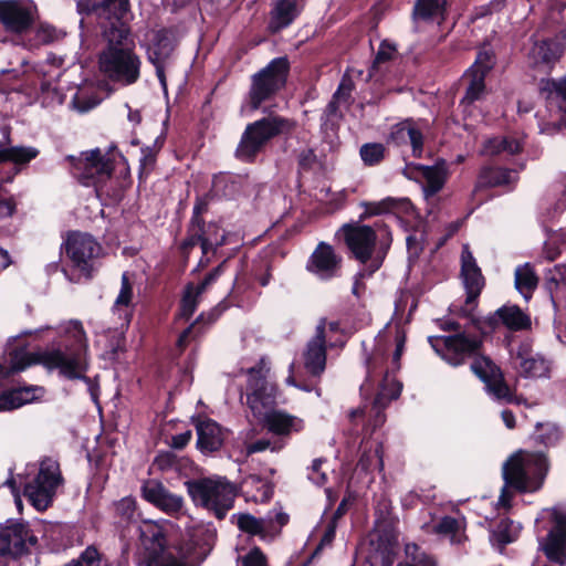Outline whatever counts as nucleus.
Instances as JSON below:
<instances>
[{
  "label": "nucleus",
  "instance_id": "4c0bfd02",
  "mask_svg": "<svg viewBox=\"0 0 566 566\" xmlns=\"http://www.w3.org/2000/svg\"><path fill=\"white\" fill-rule=\"evenodd\" d=\"M522 149L521 142L515 138H491L484 142L481 150L484 155H496L501 151L516 154Z\"/></svg>",
  "mask_w": 566,
  "mask_h": 566
},
{
  "label": "nucleus",
  "instance_id": "6ab92c4d",
  "mask_svg": "<svg viewBox=\"0 0 566 566\" xmlns=\"http://www.w3.org/2000/svg\"><path fill=\"white\" fill-rule=\"evenodd\" d=\"M549 513L555 527L548 533L543 551L551 562L564 565L566 563V510L553 507Z\"/></svg>",
  "mask_w": 566,
  "mask_h": 566
},
{
  "label": "nucleus",
  "instance_id": "37998d69",
  "mask_svg": "<svg viewBox=\"0 0 566 566\" xmlns=\"http://www.w3.org/2000/svg\"><path fill=\"white\" fill-rule=\"evenodd\" d=\"M434 530L439 534L450 535L451 543L460 544L463 535L459 534V522L450 516L443 517L436 526Z\"/></svg>",
  "mask_w": 566,
  "mask_h": 566
},
{
  "label": "nucleus",
  "instance_id": "c9c22d12",
  "mask_svg": "<svg viewBox=\"0 0 566 566\" xmlns=\"http://www.w3.org/2000/svg\"><path fill=\"white\" fill-rule=\"evenodd\" d=\"M446 10V0H417L413 8L415 20H430L442 18Z\"/></svg>",
  "mask_w": 566,
  "mask_h": 566
},
{
  "label": "nucleus",
  "instance_id": "338daca9",
  "mask_svg": "<svg viewBox=\"0 0 566 566\" xmlns=\"http://www.w3.org/2000/svg\"><path fill=\"white\" fill-rule=\"evenodd\" d=\"M41 92L45 93V94L53 92L56 95V101L59 103H62V95L56 92V87H54L51 82L42 81L41 82Z\"/></svg>",
  "mask_w": 566,
  "mask_h": 566
},
{
  "label": "nucleus",
  "instance_id": "a878e982",
  "mask_svg": "<svg viewBox=\"0 0 566 566\" xmlns=\"http://www.w3.org/2000/svg\"><path fill=\"white\" fill-rule=\"evenodd\" d=\"M339 262L340 259L331 245L319 243L307 263V270L322 279H327L335 275Z\"/></svg>",
  "mask_w": 566,
  "mask_h": 566
},
{
  "label": "nucleus",
  "instance_id": "7ed1b4c3",
  "mask_svg": "<svg viewBox=\"0 0 566 566\" xmlns=\"http://www.w3.org/2000/svg\"><path fill=\"white\" fill-rule=\"evenodd\" d=\"M65 332L74 340V347H67L65 350L15 354L11 371H21L31 365L40 364L49 370L59 369L60 374L69 379L84 378L88 367L86 334L77 321H71Z\"/></svg>",
  "mask_w": 566,
  "mask_h": 566
},
{
  "label": "nucleus",
  "instance_id": "49530a36",
  "mask_svg": "<svg viewBox=\"0 0 566 566\" xmlns=\"http://www.w3.org/2000/svg\"><path fill=\"white\" fill-rule=\"evenodd\" d=\"M133 298V282L130 281L128 273H123L122 275V285L119 293L115 300V308H119L122 306L128 307L132 303Z\"/></svg>",
  "mask_w": 566,
  "mask_h": 566
},
{
  "label": "nucleus",
  "instance_id": "ddd939ff",
  "mask_svg": "<svg viewBox=\"0 0 566 566\" xmlns=\"http://www.w3.org/2000/svg\"><path fill=\"white\" fill-rule=\"evenodd\" d=\"M36 542V536L24 522L8 521L0 527V555L21 556Z\"/></svg>",
  "mask_w": 566,
  "mask_h": 566
},
{
  "label": "nucleus",
  "instance_id": "052dcab7",
  "mask_svg": "<svg viewBox=\"0 0 566 566\" xmlns=\"http://www.w3.org/2000/svg\"><path fill=\"white\" fill-rule=\"evenodd\" d=\"M395 46L386 43V42H382L379 46V50L377 52V55H376V59H375V65L376 64H379V63H382V62H386L388 61L389 59H391L394 52H395Z\"/></svg>",
  "mask_w": 566,
  "mask_h": 566
},
{
  "label": "nucleus",
  "instance_id": "393cba45",
  "mask_svg": "<svg viewBox=\"0 0 566 566\" xmlns=\"http://www.w3.org/2000/svg\"><path fill=\"white\" fill-rule=\"evenodd\" d=\"M192 423L197 430V446L202 452H213L222 447L226 432L216 421L197 417L192 418Z\"/></svg>",
  "mask_w": 566,
  "mask_h": 566
},
{
  "label": "nucleus",
  "instance_id": "9b49d317",
  "mask_svg": "<svg viewBox=\"0 0 566 566\" xmlns=\"http://www.w3.org/2000/svg\"><path fill=\"white\" fill-rule=\"evenodd\" d=\"M289 70V62L285 57L274 59L270 64L252 76V84L249 92L250 106L252 109L269 99L275 92L284 86Z\"/></svg>",
  "mask_w": 566,
  "mask_h": 566
},
{
  "label": "nucleus",
  "instance_id": "f03ea898",
  "mask_svg": "<svg viewBox=\"0 0 566 566\" xmlns=\"http://www.w3.org/2000/svg\"><path fill=\"white\" fill-rule=\"evenodd\" d=\"M375 343V348L366 357L367 375L361 389L368 391L375 382L379 385V391L374 401V427H378L385 422V415L381 412V409L388 401L398 398L401 392V385L384 369L385 353L389 346L395 348L392 364L398 368L405 349L406 332L399 325L388 327L386 332L378 334Z\"/></svg>",
  "mask_w": 566,
  "mask_h": 566
},
{
  "label": "nucleus",
  "instance_id": "2eb2a0df",
  "mask_svg": "<svg viewBox=\"0 0 566 566\" xmlns=\"http://www.w3.org/2000/svg\"><path fill=\"white\" fill-rule=\"evenodd\" d=\"M472 371L485 384L486 390L494 399L507 403L514 402V395L505 382L501 369L488 357L475 358Z\"/></svg>",
  "mask_w": 566,
  "mask_h": 566
},
{
  "label": "nucleus",
  "instance_id": "a211bd4d",
  "mask_svg": "<svg viewBox=\"0 0 566 566\" xmlns=\"http://www.w3.org/2000/svg\"><path fill=\"white\" fill-rule=\"evenodd\" d=\"M142 545L149 552L154 563L149 566H186L172 556H160L165 547V536L160 525L153 521H144L139 526Z\"/></svg>",
  "mask_w": 566,
  "mask_h": 566
},
{
  "label": "nucleus",
  "instance_id": "de8ad7c7",
  "mask_svg": "<svg viewBox=\"0 0 566 566\" xmlns=\"http://www.w3.org/2000/svg\"><path fill=\"white\" fill-rule=\"evenodd\" d=\"M364 206L365 211L361 214V218H367L389 212L395 207V200L392 198H386L376 202H367Z\"/></svg>",
  "mask_w": 566,
  "mask_h": 566
},
{
  "label": "nucleus",
  "instance_id": "72a5a7b5",
  "mask_svg": "<svg viewBox=\"0 0 566 566\" xmlns=\"http://www.w3.org/2000/svg\"><path fill=\"white\" fill-rule=\"evenodd\" d=\"M516 179V172L502 168H483L479 175L475 190L484 187L510 185Z\"/></svg>",
  "mask_w": 566,
  "mask_h": 566
},
{
  "label": "nucleus",
  "instance_id": "864d4df0",
  "mask_svg": "<svg viewBox=\"0 0 566 566\" xmlns=\"http://www.w3.org/2000/svg\"><path fill=\"white\" fill-rule=\"evenodd\" d=\"M136 510V501L130 496L123 497L116 504V512L124 518H132Z\"/></svg>",
  "mask_w": 566,
  "mask_h": 566
},
{
  "label": "nucleus",
  "instance_id": "c03bdc74",
  "mask_svg": "<svg viewBox=\"0 0 566 566\" xmlns=\"http://www.w3.org/2000/svg\"><path fill=\"white\" fill-rule=\"evenodd\" d=\"M385 156V147L378 143L365 144L360 148V157L366 165L380 163Z\"/></svg>",
  "mask_w": 566,
  "mask_h": 566
},
{
  "label": "nucleus",
  "instance_id": "4d7b16f0",
  "mask_svg": "<svg viewBox=\"0 0 566 566\" xmlns=\"http://www.w3.org/2000/svg\"><path fill=\"white\" fill-rule=\"evenodd\" d=\"M20 408L13 390L0 395V411H10Z\"/></svg>",
  "mask_w": 566,
  "mask_h": 566
},
{
  "label": "nucleus",
  "instance_id": "e433bc0d",
  "mask_svg": "<svg viewBox=\"0 0 566 566\" xmlns=\"http://www.w3.org/2000/svg\"><path fill=\"white\" fill-rule=\"evenodd\" d=\"M237 518V525L240 531L249 535H258L265 537L266 522L263 518H258L249 513H239L233 515Z\"/></svg>",
  "mask_w": 566,
  "mask_h": 566
},
{
  "label": "nucleus",
  "instance_id": "473e14b6",
  "mask_svg": "<svg viewBox=\"0 0 566 566\" xmlns=\"http://www.w3.org/2000/svg\"><path fill=\"white\" fill-rule=\"evenodd\" d=\"M493 319L500 321L512 331L526 329L531 326V318L516 305H504L494 313Z\"/></svg>",
  "mask_w": 566,
  "mask_h": 566
},
{
  "label": "nucleus",
  "instance_id": "69168bd1",
  "mask_svg": "<svg viewBox=\"0 0 566 566\" xmlns=\"http://www.w3.org/2000/svg\"><path fill=\"white\" fill-rule=\"evenodd\" d=\"M15 211V203L11 199L0 200V217H10Z\"/></svg>",
  "mask_w": 566,
  "mask_h": 566
},
{
  "label": "nucleus",
  "instance_id": "412c9836",
  "mask_svg": "<svg viewBox=\"0 0 566 566\" xmlns=\"http://www.w3.org/2000/svg\"><path fill=\"white\" fill-rule=\"evenodd\" d=\"M34 6L28 0L0 1V21L7 30L22 32L33 21Z\"/></svg>",
  "mask_w": 566,
  "mask_h": 566
},
{
  "label": "nucleus",
  "instance_id": "39448f33",
  "mask_svg": "<svg viewBox=\"0 0 566 566\" xmlns=\"http://www.w3.org/2000/svg\"><path fill=\"white\" fill-rule=\"evenodd\" d=\"M185 485L193 504L219 520L232 509L238 495V486L220 475L189 480Z\"/></svg>",
  "mask_w": 566,
  "mask_h": 566
},
{
  "label": "nucleus",
  "instance_id": "6e6d98bb",
  "mask_svg": "<svg viewBox=\"0 0 566 566\" xmlns=\"http://www.w3.org/2000/svg\"><path fill=\"white\" fill-rule=\"evenodd\" d=\"M243 566H268L266 557L260 548L254 547L243 558Z\"/></svg>",
  "mask_w": 566,
  "mask_h": 566
},
{
  "label": "nucleus",
  "instance_id": "58836bf2",
  "mask_svg": "<svg viewBox=\"0 0 566 566\" xmlns=\"http://www.w3.org/2000/svg\"><path fill=\"white\" fill-rule=\"evenodd\" d=\"M39 150L34 147L14 146L0 154V164L11 161L17 165L27 164L34 159Z\"/></svg>",
  "mask_w": 566,
  "mask_h": 566
},
{
  "label": "nucleus",
  "instance_id": "e2e57ef3",
  "mask_svg": "<svg viewBox=\"0 0 566 566\" xmlns=\"http://www.w3.org/2000/svg\"><path fill=\"white\" fill-rule=\"evenodd\" d=\"M407 249L410 258H417L422 250L418 239L415 235L407 238Z\"/></svg>",
  "mask_w": 566,
  "mask_h": 566
},
{
  "label": "nucleus",
  "instance_id": "7c9ffc66",
  "mask_svg": "<svg viewBox=\"0 0 566 566\" xmlns=\"http://www.w3.org/2000/svg\"><path fill=\"white\" fill-rule=\"evenodd\" d=\"M559 54V49L555 42L541 41L535 42L530 50L528 60L531 65L546 70L558 59Z\"/></svg>",
  "mask_w": 566,
  "mask_h": 566
},
{
  "label": "nucleus",
  "instance_id": "09e8293b",
  "mask_svg": "<svg viewBox=\"0 0 566 566\" xmlns=\"http://www.w3.org/2000/svg\"><path fill=\"white\" fill-rule=\"evenodd\" d=\"M537 428L543 430V432L538 434V439L545 446H555L562 438L559 428L554 423H538Z\"/></svg>",
  "mask_w": 566,
  "mask_h": 566
},
{
  "label": "nucleus",
  "instance_id": "423d86ee",
  "mask_svg": "<svg viewBox=\"0 0 566 566\" xmlns=\"http://www.w3.org/2000/svg\"><path fill=\"white\" fill-rule=\"evenodd\" d=\"M342 231L353 255L363 264L369 262L359 275H370L377 271L385 259L391 238L388 235L384 245L376 251L377 237L373 228L364 224H345Z\"/></svg>",
  "mask_w": 566,
  "mask_h": 566
},
{
  "label": "nucleus",
  "instance_id": "f704fd0d",
  "mask_svg": "<svg viewBox=\"0 0 566 566\" xmlns=\"http://www.w3.org/2000/svg\"><path fill=\"white\" fill-rule=\"evenodd\" d=\"M301 0H277L272 12V24L277 29L287 27L300 13Z\"/></svg>",
  "mask_w": 566,
  "mask_h": 566
},
{
  "label": "nucleus",
  "instance_id": "cd10ccee",
  "mask_svg": "<svg viewBox=\"0 0 566 566\" xmlns=\"http://www.w3.org/2000/svg\"><path fill=\"white\" fill-rule=\"evenodd\" d=\"M222 265H219L213 271H211L205 280L197 286L189 284L187 285L180 307V316L184 318H189L196 311L197 305L199 303V297L207 290V287L216 281V279L221 273Z\"/></svg>",
  "mask_w": 566,
  "mask_h": 566
},
{
  "label": "nucleus",
  "instance_id": "0e129e2a",
  "mask_svg": "<svg viewBox=\"0 0 566 566\" xmlns=\"http://www.w3.org/2000/svg\"><path fill=\"white\" fill-rule=\"evenodd\" d=\"M554 87L563 101L559 107L566 113V77L559 80L558 82H554Z\"/></svg>",
  "mask_w": 566,
  "mask_h": 566
},
{
  "label": "nucleus",
  "instance_id": "a18cd8bd",
  "mask_svg": "<svg viewBox=\"0 0 566 566\" xmlns=\"http://www.w3.org/2000/svg\"><path fill=\"white\" fill-rule=\"evenodd\" d=\"M373 464H376L379 470H382V451H381V444L377 443L374 450L364 451L361 454L357 468L361 469L363 471H368Z\"/></svg>",
  "mask_w": 566,
  "mask_h": 566
},
{
  "label": "nucleus",
  "instance_id": "680f3d73",
  "mask_svg": "<svg viewBox=\"0 0 566 566\" xmlns=\"http://www.w3.org/2000/svg\"><path fill=\"white\" fill-rule=\"evenodd\" d=\"M192 433L190 430H187L182 433L176 434L172 437L171 447L175 449L185 448L189 441L191 440Z\"/></svg>",
  "mask_w": 566,
  "mask_h": 566
},
{
  "label": "nucleus",
  "instance_id": "dca6fc26",
  "mask_svg": "<svg viewBox=\"0 0 566 566\" xmlns=\"http://www.w3.org/2000/svg\"><path fill=\"white\" fill-rule=\"evenodd\" d=\"M65 252L73 264L88 275L93 268L94 259L101 253V247L92 235L74 232L67 237Z\"/></svg>",
  "mask_w": 566,
  "mask_h": 566
},
{
  "label": "nucleus",
  "instance_id": "0eeeda50",
  "mask_svg": "<svg viewBox=\"0 0 566 566\" xmlns=\"http://www.w3.org/2000/svg\"><path fill=\"white\" fill-rule=\"evenodd\" d=\"M294 127V122L280 116H269L251 123L242 134L237 156L242 160H252L269 140L291 132Z\"/></svg>",
  "mask_w": 566,
  "mask_h": 566
},
{
  "label": "nucleus",
  "instance_id": "5fc2aeb1",
  "mask_svg": "<svg viewBox=\"0 0 566 566\" xmlns=\"http://www.w3.org/2000/svg\"><path fill=\"white\" fill-rule=\"evenodd\" d=\"M322 463V459H315L308 469V479L317 485H322L326 482V474L325 472L321 471Z\"/></svg>",
  "mask_w": 566,
  "mask_h": 566
},
{
  "label": "nucleus",
  "instance_id": "20e7f679",
  "mask_svg": "<svg viewBox=\"0 0 566 566\" xmlns=\"http://www.w3.org/2000/svg\"><path fill=\"white\" fill-rule=\"evenodd\" d=\"M546 471L547 462L543 453L516 452L504 464L505 485L502 488L499 505L510 507L512 493L507 489L509 485L523 492L535 491L541 486Z\"/></svg>",
  "mask_w": 566,
  "mask_h": 566
},
{
  "label": "nucleus",
  "instance_id": "79ce46f5",
  "mask_svg": "<svg viewBox=\"0 0 566 566\" xmlns=\"http://www.w3.org/2000/svg\"><path fill=\"white\" fill-rule=\"evenodd\" d=\"M406 557L402 564L409 566H436L433 558L416 544H407L405 547Z\"/></svg>",
  "mask_w": 566,
  "mask_h": 566
},
{
  "label": "nucleus",
  "instance_id": "603ef678",
  "mask_svg": "<svg viewBox=\"0 0 566 566\" xmlns=\"http://www.w3.org/2000/svg\"><path fill=\"white\" fill-rule=\"evenodd\" d=\"M75 560L78 562V566H99L101 555L94 546H88Z\"/></svg>",
  "mask_w": 566,
  "mask_h": 566
},
{
  "label": "nucleus",
  "instance_id": "aec40b11",
  "mask_svg": "<svg viewBox=\"0 0 566 566\" xmlns=\"http://www.w3.org/2000/svg\"><path fill=\"white\" fill-rule=\"evenodd\" d=\"M303 366L312 376H319L326 365V319L322 318L315 329V335L307 342L303 354Z\"/></svg>",
  "mask_w": 566,
  "mask_h": 566
},
{
  "label": "nucleus",
  "instance_id": "b1692460",
  "mask_svg": "<svg viewBox=\"0 0 566 566\" xmlns=\"http://www.w3.org/2000/svg\"><path fill=\"white\" fill-rule=\"evenodd\" d=\"M461 262V275L467 290V303L470 304L480 295L484 286V277L468 245L463 247Z\"/></svg>",
  "mask_w": 566,
  "mask_h": 566
},
{
  "label": "nucleus",
  "instance_id": "f8f14e48",
  "mask_svg": "<svg viewBox=\"0 0 566 566\" xmlns=\"http://www.w3.org/2000/svg\"><path fill=\"white\" fill-rule=\"evenodd\" d=\"M432 348L452 366H458L472 354L476 353L481 342L476 338L467 337L463 334L452 336L429 337Z\"/></svg>",
  "mask_w": 566,
  "mask_h": 566
},
{
  "label": "nucleus",
  "instance_id": "c756f323",
  "mask_svg": "<svg viewBox=\"0 0 566 566\" xmlns=\"http://www.w3.org/2000/svg\"><path fill=\"white\" fill-rule=\"evenodd\" d=\"M390 138L397 145L410 144L415 157L422 154L423 136L419 129L412 126L410 122H403L396 125L390 134Z\"/></svg>",
  "mask_w": 566,
  "mask_h": 566
},
{
  "label": "nucleus",
  "instance_id": "4468645a",
  "mask_svg": "<svg viewBox=\"0 0 566 566\" xmlns=\"http://www.w3.org/2000/svg\"><path fill=\"white\" fill-rule=\"evenodd\" d=\"M494 55L489 50L478 53L472 66L464 73L463 80L467 83L465 94L462 103L470 105L482 98L485 93L484 78L494 66Z\"/></svg>",
  "mask_w": 566,
  "mask_h": 566
},
{
  "label": "nucleus",
  "instance_id": "3c124183",
  "mask_svg": "<svg viewBox=\"0 0 566 566\" xmlns=\"http://www.w3.org/2000/svg\"><path fill=\"white\" fill-rule=\"evenodd\" d=\"M14 395L17 397V402L19 403V407L33 402L35 399H38V392H42V388L31 386V387H24V388H18L13 389Z\"/></svg>",
  "mask_w": 566,
  "mask_h": 566
},
{
  "label": "nucleus",
  "instance_id": "f257e3e1",
  "mask_svg": "<svg viewBox=\"0 0 566 566\" xmlns=\"http://www.w3.org/2000/svg\"><path fill=\"white\" fill-rule=\"evenodd\" d=\"M80 6L95 14L107 46L99 54V70L112 81L130 85L140 76L142 61L124 23L128 0H81Z\"/></svg>",
  "mask_w": 566,
  "mask_h": 566
},
{
  "label": "nucleus",
  "instance_id": "8fccbe9b",
  "mask_svg": "<svg viewBox=\"0 0 566 566\" xmlns=\"http://www.w3.org/2000/svg\"><path fill=\"white\" fill-rule=\"evenodd\" d=\"M73 106L80 113H85L98 105L99 99L93 96H87L83 92H80L73 97Z\"/></svg>",
  "mask_w": 566,
  "mask_h": 566
},
{
  "label": "nucleus",
  "instance_id": "c85d7f7f",
  "mask_svg": "<svg viewBox=\"0 0 566 566\" xmlns=\"http://www.w3.org/2000/svg\"><path fill=\"white\" fill-rule=\"evenodd\" d=\"M521 359L518 371L524 377H545L549 371V364L539 355H534L528 352L527 346H522L517 353Z\"/></svg>",
  "mask_w": 566,
  "mask_h": 566
},
{
  "label": "nucleus",
  "instance_id": "2f4dec72",
  "mask_svg": "<svg viewBox=\"0 0 566 566\" xmlns=\"http://www.w3.org/2000/svg\"><path fill=\"white\" fill-rule=\"evenodd\" d=\"M538 282L539 277L531 263H524L515 269L514 285L525 301L531 300Z\"/></svg>",
  "mask_w": 566,
  "mask_h": 566
},
{
  "label": "nucleus",
  "instance_id": "13d9d810",
  "mask_svg": "<svg viewBox=\"0 0 566 566\" xmlns=\"http://www.w3.org/2000/svg\"><path fill=\"white\" fill-rule=\"evenodd\" d=\"M142 154L140 169L143 174H148L154 167L156 155L150 148H144Z\"/></svg>",
  "mask_w": 566,
  "mask_h": 566
},
{
  "label": "nucleus",
  "instance_id": "5701e85b",
  "mask_svg": "<svg viewBox=\"0 0 566 566\" xmlns=\"http://www.w3.org/2000/svg\"><path fill=\"white\" fill-rule=\"evenodd\" d=\"M403 174L411 179L422 178L426 182L423 191L427 197L440 191L447 180L448 170L444 160L438 161L434 166L409 164Z\"/></svg>",
  "mask_w": 566,
  "mask_h": 566
},
{
  "label": "nucleus",
  "instance_id": "bf43d9fd",
  "mask_svg": "<svg viewBox=\"0 0 566 566\" xmlns=\"http://www.w3.org/2000/svg\"><path fill=\"white\" fill-rule=\"evenodd\" d=\"M352 91V84L349 82L343 81L336 91V93L333 96V101L328 105V109L331 113H334L335 111V99H346Z\"/></svg>",
  "mask_w": 566,
  "mask_h": 566
},
{
  "label": "nucleus",
  "instance_id": "4be33fe9",
  "mask_svg": "<svg viewBox=\"0 0 566 566\" xmlns=\"http://www.w3.org/2000/svg\"><path fill=\"white\" fill-rule=\"evenodd\" d=\"M142 493L146 501L166 514L178 516L184 513L185 501L182 496L171 493L156 480L146 481L143 484Z\"/></svg>",
  "mask_w": 566,
  "mask_h": 566
},
{
  "label": "nucleus",
  "instance_id": "9d476101",
  "mask_svg": "<svg viewBox=\"0 0 566 566\" xmlns=\"http://www.w3.org/2000/svg\"><path fill=\"white\" fill-rule=\"evenodd\" d=\"M268 373L269 367L263 359L259 366L249 369L247 403L261 423L274 410L275 403L273 386L266 380Z\"/></svg>",
  "mask_w": 566,
  "mask_h": 566
},
{
  "label": "nucleus",
  "instance_id": "f3484780",
  "mask_svg": "<svg viewBox=\"0 0 566 566\" xmlns=\"http://www.w3.org/2000/svg\"><path fill=\"white\" fill-rule=\"evenodd\" d=\"M174 48L171 33L160 30L154 33L151 43L147 49L148 61L155 66L156 75L164 92H167L166 71L171 64Z\"/></svg>",
  "mask_w": 566,
  "mask_h": 566
},
{
  "label": "nucleus",
  "instance_id": "6e6552de",
  "mask_svg": "<svg viewBox=\"0 0 566 566\" xmlns=\"http://www.w3.org/2000/svg\"><path fill=\"white\" fill-rule=\"evenodd\" d=\"M62 483L59 463L53 459H44L40 463L38 475L24 485V495L38 511H45Z\"/></svg>",
  "mask_w": 566,
  "mask_h": 566
},
{
  "label": "nucleus",
  "instance_id": "bb28decb",
  "mask_svg": "<svg viewBox=\"0 0 566 566\" xmlns=\"http://www.w3.org/2000/svg\"><path fill=\"white\" fill-rule=\"evenodd\" d=\"M262 424L269 432L281 437H287L304 429L303 419L276 409L263 420Z\"/></svg>",
  "mask_w": 566,
  "mask_h": 566
},
{
  "label": "nucleus",
  "instance_id": "1a4fd4ad",
  "mask_svg": "<svg viewBox=\"0 0 566 566\" xmlns=\"http://www.w3.org/2000/svg\"><path fill=\"white\" fill-rule=\"evenodd\" d=\"M116 147L105 153L99 148L84 151L73 161V174L84 186H97L111 178Z\"/></svg>",
  "mask_w": 566,
  "mask_h": 566
},
{
  "label": "nucleus",
  "instance_id": "774afa93",
  "mask_svg": "<svg viewBox=\"0 0 566 566\" xmlns=\"http://www.w3.org/2000/svg\"><path fill=\"white\" fill-rule=\"evenodd\" d=\"M501 416H502L503 422L505 423V426L509 429L515 428V417L512 411L503 410Z\"/></svg>",
  "mask_w": 566,
  "mask_h": 566
},
{
  "label": "nucleus",
  "instance_id": "a19ab883",
  "mask_svg": "<svg viewBox=\"0 0 566 566\" xmlns=\"http://www.w3.org/2000/svg\"><path fill=\"white\" fill-rule=\"evenodd\" d=\"M253 437V430H250L244 433L243 437V447L245 455H251L256 452H263L268 449H270L272 452H279L282 450L283 444L279 442H271L269 439H260L255 442L250 441V439Z\"/></svg>",
  "mask_w": 566,
  "mask_h": 566
},
{
  "label": "nucleus",
  "instance_id": "ea45409f",
  "mask_svg": "<svg viewBox=\"0 0 566 566\" xmlns=\"http://www.w3.org/2000/svg\"><path fill=\"white\" fill-rule=\"evenodd\" d=\"M518 534V527L512 521H502L492 533L491 541L500 546V549L514 542Z\"/></svg>",
  "mask_w": 566,
  "mask_h": 566
}]
</instances>
